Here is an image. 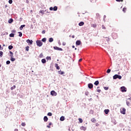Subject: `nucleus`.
<instances>
[{"label":"nucleus","mask_w":131,"mask_h":131,"mask_svg":"<svg viewBox=\"0 0 131 131\" xmlns=\"http://www.w3.org/2000/svg\"><path fill=\"white\" fill-rule=\"evenodd\" d=\"M122 77L120 75H118L117 74L113 76V79H117V78H118L119 79H121Z\"/></svg>","instance_id":"f257e3e1"},{"label":"nucleus","mask_w":131,"mask_h":131,"mask_svg":"<svg viewBox=\"0 0 131 131\" xmlns=\"http://www.w3.org/2000/svg\"><path fill=\"white\" fill-rule=\"evenodd\" d=\"M36 45L38 47H41V46H42V42L39 40H37L36 41Z\"/></svg>","instance_id":"f03ea898"},{"label":"nucleus","mask_w":131,"mask_h":131,"mask_svg":"<svg viewBox=\"0 0 131 131\" xmlns=\"http://www.w3.org/2000/svg\"><path fill=\"white\" fill-rule=\"evenodd\" d=\"M125 111H126V110H125V108H122L120 109V112L121 114H125Z\"/></svg>","instance_id":"7ed1b4c3"},{"label":"nucleus","mask_w":131,"mask_h":131,"mask_svg":"<svg viewBox=\"0 0 131 131\" xmlns=\"http://www.w3.org/2000/svg\"><path fill=\"white\" fill-rule=\"evenodd\" d=\"M121 92H122V93L124 92H126V88H125V86H122L121 87Z\"/></svg>","instance_id":"20e7f679"},{"label":"nucleus","mask_w":131,"mask_h":131,"mask_svg":"<svg viewBox=\"0 0 131 131\" xmlns=\"http://www.w3.org/2000/svg\"><path fill=\"white\" fill-rule=\"evenodd\" d=\"M131 103V100L129 99L128 100H126V105L128 106H130Z\"/></svg>","instance_id":"39448f33"},{"label":"nucleus","mask_w":131,"mask_h":131,"mask_svg":"<svg viewBox=\"0 0 131 131\" xmlns=\"http://www.w3.org/2000/svg\"><path fill=\"white\" fill-rule=\"evenodd\" d=\"M51 95L52 96H57V93L55 91H52L51 92Z\"/></svg>","instance_id":"423d86ee"},{"label":"nucleus","mask_w":131,"mask_h":131,"mask_svg":"<svg viewBox=\"0 0 131 131\" xmlns=\"http://www.w3.org/2000/svg\"><path fill=\"white\" fill-rule=\"evenodd\" d=\"M54 50H56L57 51H63V49H62V48H60L58 47H54Z\"/></svg>","instance_id":"0eeeda50"},{"label":"nucleus","mask_w":131,"mask_h":131,"mask_svg":"<svg viewBox=\"0 0 131 131\" xmlns=\"http://www.w3.org/2000/svg\"><path fill=\"white\" fill-rule=\"evenodd\" d=\"M88 88L89 89H93V88H94V85H93L92 83H89L88 84Z\"/></svg>","instance_id":"6e6552de"},{"label":"nucleus","mask_w":131,"mask_h":131,"mask_svg":"<svg viewBox=\"0 0 131 131\" xmlns=\"http://www.w3.org/2000/svg\"><path fill=\"white\" fill-rule=\"evenodd\" d=\"M81 43V41H80V40H77L76 42V45L77 46H80V44Z\"/></svg>","instance_id":"1a4fd4ad"},{"label":"nucleus","mask_w":131,"mask_h":131,"mask_svg":"<svg viewBox=\"0 0 131 131\" xmlns=\"http://www.w3.org/2000/svg\"><path fill=\"white\" fill-rule=\"evenodd\" d=\"M27 42H28V43H30V45H31L32 42H33V41H32V40L28 39L27 40Z\"/></svg>","instance_id":"9d476101"},{"label":"nucleus","mask_w":131,"mask_h":131,"mask_svg":"<svg viewBox=\"0 0 131 131\" xmlns=\"http://www.w3.org/2000/svg\"><path fill=\"white\" fill-rule=\"evenodd\" d=\"M80 129H81V130H86V127L81 126V127H80Z\"/></svg>","instance_id":"9b49d317"},{"label":"nucleus","mask_w":131,"mask_h":131,"mask_svg":"<svg viewBox=\"0 0 131 131\" xmlns=\"http://www.w3.org/2000/svg\"><path fill=\"white\" fill-rule=\"evenodd\" d=\"M84 25V23L83 21H81L79 23V26H83Z\"/></svg>","instance_id":"f8f14e48"},{"label":"nucleus","mask_w":131,"mask_h":131,"mask_svg":"<svg viewBox=\"0 0 131 131\" xmlns=\"http://www.w3.org/2000/svg\"><path fill=\"white\" fill-rule=\"evenodd\" d=\"M55 67H56V69H57V70H60V67H59V65H58L57 63L55 64Z\"/></svg>","instance_id":"ddd939ff"},{"label":"nucleus","mask_w":131,"mask_h":131,"mask_svg":"<svg viewBox=\"0 0 131 131\" xmlns=\"http://www.w3.org/2000/svg\"><path fill=\"white\" fill-rule=\"evenodd\" d=\"M91 27H93L94 28H96V27H97V24H92Z\"/></svg>","instance_id":"4468645a"},{"label":"nucleus","mask_w":131,"mask_h":131,"mask_svg":"<svg viewBox=\"0 0 131 131\" xmlns=\"http://www.w3.org/2000/svg\"><path fill=\"white\" fill-rule=\"evenodd\" d=\"M43 119H44V121L47 122L48 121L49 119L48 118V117L45 116Z\"/></svg>","instance_id":"2eb2a0df"},{"label":"nucleus","mask_w":131,"mask_h":131,"mask_svg":"<svg viewBox=\"0 0 131 131\" xmlns=\"http://www.w3.org/2000/svg\"><path fill=\"white\" fill-rule=\"evenodd\" d=\"M24 27H25V25H21V26L19 27L20 30H22V29H23V28H24Z\"/></svg>","instance_id":"dca6fc26"},{"label":"nucleus","mask_w":131,"mask_h":131,"mask_svg":"<svg viewBox=\"0 0 131 131\" xmlns=\"http://www.w3.org/2000/svg\"><path fill=\"white\" fill-rule=\"evenodd\" d=\"M41 62H42V63H43V64H45V63H46L47 61L46 60V59H42L41 60Z\"/></svg>","instance_id":"f3484780"},{"label":"nucleus","mask_w":131,"mask_h":131,"mask_svg":"<svg viewBox=\"0 0 131 131\" xmlns=\"http://www.w3.org/2000/svg\"><path fill=\"white\" fill-rule=\"evenodd\" d=\"M65 117L64 116H62L61 117H60V120H61V121H63Z\"/></svg>","instance_id":"a211bd4d"},{"label":"nucleus","mask_w":131,"mask_h":131,"mask_svg":"<svg viewBox=\"0 0 131 131\" xmlns=\"http://www.w3.org/2000/svg\"><path fill=\"white\" fill-rule=\"evenodd\" d=\"M53 41H54V39H53V38H50L49 42H53Z\"/></svg>","instance_id":"6ab92c4d"},{"label":"nucleus","mask_w":131,"mask_h":131,"mask_svg":"<svg viewBox=\"0 0 131 131\" xmlns=\"http://www.w3.org/2000/svg\"><path fill=\"white\" fill-rule=\"evenodd\" d=\"M51 125H52V122H50L49 123V125H47V126L48 127V128H51Z\"/></svg>","instance_id":"aec40b11"},{"label":"nucleus","mask_w":131,"mask_h":131,"mask_svg":"<svg viewBox=\"0 0 131 131\" xmlns=\"http://www.w3.org/2000/svg\"><path fill=\"white\" fill-rule=\"evenodd\" d=\"M58 73H59V74H61L62 75L64 74V73H64V72L59 71H58Z\"/></svg>","instance_id":"412c9836"},{"label":"nucleus","mask_w":131,"mask_h":131,"mask_svg":"<svg viewBox=\"0 0 131 131\" xmlns=\"http://www.w3.org/2000/svg\"><path fill=\"white\" fill-rule=\"evenodd\" d=\"M94 84L95 85H98L99 84V81L97 80V81H96L95 82H94Z\"/></svg>","instance_id":"4be33fe9"},{"label":"nucleus","mask_w":131,"mask_h":131,"mask_svg":"<svg viewBox=\"0 0 131 131\" xmlns=\"http://www.w3.org/2000/svg\"><path fill=\"white\" fill-rule=\"evenodd\" d=\"M104 112L105 114H108V113H109V110H105Z\"/></svg>","instance_id":"5701e85b"},{"label":"nucleus","mask_w":131,"mask_h":131,"mask_svg":"<svg viewBox=\"0 0 131 131\" xmlns=\"http://www.w3.org/2000/svg\"><path fill=\"white\" fill-rule=\"evenodd\" d=\"M39 13H40V14H42V15H43V14H45V11L43 10H40L39 11Z\"/></svg>","instance_id":"b1692460"},{"label":"nucleus","mask_w":131,"mask_h":131,"mask_svg":"<svg viewBox=\"0 0 131 131\" xmlns=\"http://www.w3.org/2000/svg\"><path fill=\"white\" fill-rule=\"evenodd\" d=\"M42 41H43V42H46V41H47V38H42Z\"/></svg>","instance_id":"393cba45"},{"label":"nucleus","mask_w":131,"mask_h":131,"mask_svg":"<svg viewBox=\"0 0 131 131\" xmlns=\"http://www.w3.org/2000/svg\"><path fill=\"white\" fill-rule=\"evenodd\" d=\"M53 10L54 11H57V10H58V7H57V6H55L54 8H53Z\"/></svg>","instance_id":"a878e982"},{"label":"nucleus","mask_w":131,"mask_h":131,"mask_svg":"<svg viewBox=\"0 0 131 131\" xmlns=\"http://www.w3.org/2000/svg\"><path fill=\"white\" fill-rule=\"evenodd\" d=\"M15 60H16V59H15L14 57H11V61H12V62H14Z\"/></svg>","instance_id":"bb28decb"},{"label":"nucleus","mask_w":131,"mask_h":131,"mask_svg":"<svg viewBox=\"0 0 131 131\" xmlns=\"http://www.w3.org/2000/svg\"><path fill=\"white\" fill-rule=\"evenodd\" d=\"M9 23H12L13 22V19L10 18L9 21H8Z\"/></svg>","instance_id":"cd10ccee"},{"label":"nucleus","mask_w":131,"mask_h":131,"mask_svg":"<svg viewBox=\"0 0 131 131\" xmlns=\"http://www.w3.org/2000/svg\"><path fill=\"white\" fill-rule=\"evenodd\" d=\"M8 49H9V50H12V49H13V46H9V47H8Z\"/></svg>","instance_id":"c85d7f7f"},{"label":"nucleus","mask_w":131,"mask_h":131,"mask_svg":"<svg viewBox=\"0 0 131 131\" xmlns=\"http://www.w3.org/2000/svg\"><path fill=\"white\" fill-rule=\"evenodd\" d=\"M10 57H11V58L13 57V52L10 51Z\"/></svg>","instance_id":"c756f323"},{"label":"nucleus","mask_w":131,"mask_h":131,"mask_svg":"<svg viewBox=\"0 0 131 131\" xmlns=\"http://www.w3.org/2000/svg\"><path fill=\"white\" fill-rule=\"evenodd\" d=\"M11 61H10V60H8L6 61V64L7 65H9V64H10Z\"/></svg>","instance_id":"7c9ffc66"},{"label":"nucleus","mask_w":131,"mask_h":131,"mask_svg":"<svg viewBox=\"0 0 131 131\" xmlns=\"http://www.w3.org/2000/svg\"><path fill=\"white\" fill-rule=\"evenodd\" d=\"M9 36H10V37H14V34H13V33L10 34L9 35Z\"/></svg>","instance_id":"2f4dec72"},{"label":"nucleus","mask_w":131,"mask_h":131,"mask_svg":"<svg viewBox=\"0 0 131 131\" xmlns=\"http://www.w3.org/2000/svg\"><path fill=\"white\" fill-rule=\"evenodd\" d=\"M79 122H80V123H82V119L81 118H79Z\"/></svg>","instance_id":"473e14b6"},{"label":"nucleus","mask_w":131,"mask_h":131,"mask_svg":"<svg viewBox=\"0 0 131 131\" xmlns=\"http://www.w3.org/2000/svg\"><path fill=\"white\" fill-rule=\"evenodd\" d=\"M21 125L22 126H25V125H26V124L25 123V122H23L21 123Z\"/></svg>","instance_id":"72a5a7b5"},{"label":"nucleus","mask_w":131,"mask_h":131,"mask_svg":"<svg viewBox=\"0 0 131 131\" xmlns=\"http://www.w3.org/2000/svg\"><path fill=\"white\" fill-rule=\"evenodd\" d=\"M123 12H124V13H125V12H126V8H124L123 9Z\"/></svg>","instance_id":"f704fd0d"},{"label":"nucleus","mask_w":131,"mask_h":131,"mask_svg":"<svg viewBox=\"0 0 131 131\" xmlns=\"http://www.w3.org/2000/svg\"><path fill=\"white\" fill-rule=\"evenodd\" d=\"M18 33L19 34V36L20 37H21V36H22V32H19Z\"/></svg>","instance_id":"c9c22d12"},{"label":"nucleus","mask_w":131,"mask_h":131,"mask_svg":"<svg viewBox=\"0 0 131 131\" xmlns=\"http://www.w3.org/2000/svg\"><path fill=\"white\" fill-rule=\"evenodd\" d=\"M26 50L27 51V52H28V51H29V47H26Z\"/></svg>","instance_id":"e433bc0d"},{"label":"nucleus","mask_w":131,"mask_h":131,"mask_svg":"<svg viewBox=\"0 0 131 131\" xmlns=\"http://www.w3.org/2000/svg\"><path fill=\"white\" fill-rule=\"evenodd\" d=\"M110 72H111V70L110 69H108L106 71L107 73H110Z\"/></svg>","instance_id":"4c0bfd02"},{"label":"nucleus","mask_w":131,"mask_h":131,"mask_svg":"<svg viewBox=\"0 0 131 131\" xmlns=\"http://www.w3.org/2000/svg\"><path fill=\"white\" fill-rule=\"evenodd\" d=\"M14 89H16V86L15 85L11 88V90H14Z\"/></svg>","instance_id":"58836bf2"},{"label":"nucleus","mask_w":131,"mask_h":131,"mask_svg":"<svg viewBox=\"0 0 131 131\" xmlns=\"http://www.w3.org/2000/svg\"><path fill=\"white\" fill-rule=\"evenodd\" d=\"M48 116H52V113H48Z\"/></svg>","instance_id":"ea45409f"},{"label":"nucleus","mask_w":131,"mask_h":131,"mask_svg":"<svg viewBox=\"0 0 131 131\" xmlns=\"http://www.w3.org/2000/svg\"><path fill=\"white\" fill-rule=\"evenodd\" d=\"M46 59H47L48 60H51V59H52L51 58V57H50V56L47 57Z\"/></svg>","instance_id":"a19ab883"},{"label":"nucleus","mask_w":131,"mask_h":131,"mask_svg":"<svg viewBox=\"0 0 131 131\" xmlns=\"http://www.w3.org/2000/svg\"><path fill=\"white\" fill-rule=\"evenodd\" d=\"M104 90H105V91H108V90H109V88L108 87H104Z\"/></svg>","instance_id":"79ce46f5"},{"label":"nucleus","mask_w":131,"mask_h":131,"mask_svg":"<svg viewBox=\"0 0 131 131\" xmlns=\"http://www.w3.org/2000/svg\"><path fill=\"white\" fill-rule=\"evenodd\" d=\"M91 121H92V122H95V121H96V120L95 119L93 118L91 119Z\"/></svg>","instance_id":"37998d69"},{"label":"nucleus","mask_w":131,"mask_h":131,"mask_svg":"<svg viewBox=\"0 0 131 131\" xmlns=\"http://www.w3.org/2000/svg\"><path fill=\"white\" fill-rule=\"evenodd\" d=\"M9 3L10 4H13V1L12 0H9Z\"/></svg>","instance_id":"c03bdc74"},{"label":"nucleus","mask_w":131,"mask_h":131,"mask_svg":"<svg viewBox=\"0 0 131 131\" xmlns=\"http://www.w3.org/2000/svg\"><path fill=\"white\" fill-rule=\"evenodd\" d=\"M4 54V53L3 52H2V51H0V57L1 56L2 57V56H3V54Z\"/></svg>","instance_id":"a18cd8bd"},{"label":"nucleus","mask_w":131,"mask_h":131,"mask_svg":"<svg viewBox=\"0 0 131 131\" xmlns=\"http://www.w3.org/2000/svg\"><path fill=\"white\" fill-rule=\"evenodd\" d=\"M116 2H118L119 3H120V2H123V0H116Z\"/></svg>","instance_id":"49530a36"},{"label":"nucleus","mask_w":131,"mask_h":131,"mask_svg":"<svg viewBox=\"0 0 131 131\" xmlns=\"http://www.w3.org/2000/svg\"><path fill=\"white\" fill-rule=\"evenodd\" d=\"M50 11H53L54 10V8L53 7H50Z\"/></svg>","instance_id":"de8ad7c7"},{"label":"nucleus","mask_w":131,"mask_h":131,"mask_svg":"<svg viewBox=\"0 0 131 131\" xmlns=\"http://www.w3.org/2000/svg\"><path fill=\"white\" fill-rule=\"evenodd\" d=\"M97 92H98V93H101V90L98 89Z\"/></svg>","instance_id":"09e8293b"},{"label":"nucleus","mask_w":131,"mask_h":131,"mask_svg":"<svg viewBox=\"0 0 131 131\" xmlns=\"http://www.w3.org/2000/svg\"><path fill=\"white\" fill-rule=\"evenodd\" d=\"M102 29H106V28L105 26H104V25H102Z\"/></svg>","instance_id":"8fccbe9b"},{"label":"nucleus","mask_w":131,"mask_h":131,"mask_svg":"<svg viewBox=\"0 0 131 131\" xmlns=\"http://www.w3.org/2000/svg\"><path fill=\"white\" fill-rule=\"evenodd\" d=\"M42 33L43 34H45V33H46V31H45V30L42 31Z\"/></svg>","instance_id":"3c124183"},{"label":"nucleus","mask_w":131,"mask_h":131,"mask_svg":"<svg viewBox=\"0 0 131 131\" xmlns=\"http://www.w3.org/2000/svg\"><path fill=\"white\" fill-rule=\"evenodd\" d=\"M110 40V39L109 38H107L106 41H109Z\"/></svg>","instance_id":"603ef678"},{"label":"nucleus","mask_w":131,"mask_h":131,"mask_svg":"<svg viewBox=\"0 0 131 131\" xmlns=\"http://www.w3.org/2000/svg\"><path fill=\"white\" fill-rule=\"evenodd\" d=\"M82 61V59H80L79 60V62H81Z\"/></svg>","instance_id":"864d4df0"},{"label":"nucleus","mask_w":131,"mask_h":131,"mask_svg":"<svg viewBox=\"0 0 131 131\" xmlns=\"http://www.w3.org/2000/svg\"><path fill=\"white\" fill-rule=\"evenodd\" d=\"M62 45L63 46H65L66 45V43H63Z\"/></svg>","instance_id":"5fc2aeb1"},{"label":"nucleus","mask_w":131,"mask_h":131,"mask_svg":"<svg viewBox=\"0 0 131 131\" xmlns=\"http://www.w3.org/2000/svg\"><path fill=\"white\" fill-rule=\"evenodd\" d=\"M72 38H74L75 36H74V35H73V36H72Z\"/></svg>","instance_id":"6e6d98bb"},{"label":"nucleus","mask_w":131,"mask_h":131,"mask_svg":"<svg viewBox=\"0 0 131 131\" xmlns=\"http://www.w3.org/2000/svg\"><path fill=\"white\" fill-rule=\"evenodd\" d=\"M72 48H73V49H74V48H75V46H72Z\"/></svg>","instance_id":"4d7b16f0"},{"label":"nucleus","mask_w":131,"mask_h":131,"mask_svg":"<svg viewBox=\"0 0 131 131\" xmlns=\"http://www.w3.org/2000/svg\"><path fill=\"white\" fill-rule=\"evenodd\" d=\"M0 50H2V46L0 45Z\"/></svg>","instance_id":"13d9d810"},{"label":"nucleus","mask_w":131,"mask_h":131,"mask_svg":"<svg viewBox=\"0 0 131 131\" xmlns=\"http://www.w3.org/2000/svg\"><path fill=\"white\" fill-rule=\"evenodd\" d=\"M104 18H106V15H104Z\"/></svg>","instance_id":"bf43d9fd"},{"label":"nucleus","mask_w":131,"mask_h":131,"mask_svg":"<svg viewBox=\"0 0 131 131\" xmlns=\"http://www.w3.org/2000/svg\"><path fill=\"white\" fill-rule=\"evenodd\" d=\"M0 67H2V64L0 63Z\"/></svg>","instance_id":"052dcab7"},{"label":"nucleus","mask_w":131,"mask_h":131,"mask_svg":"<svg viewBox=\"0 0 131 131\" xmlns=\"http://www.w3.org/2000/svg\"><path fill=\"white\" fill-rule=\"evenodd\" d=\"M15 130H16V131H18V129H16Z\"/></svg>","instance_id":"680f3d73"},{"label":"nucleus","mask_w":131,"mask_h":131,"mask_svg":"<svg viewBox=\"0 0 131 131\" xmlns=\"http://www.w3.org/2000/svg\"><path fill=\"white\" fill-rule=\"evenodd\" d=\"M75 50H77V48H75Z\"/></svg>","instance_id":"e2e57ef3"},{"label":"nucleus","mask_w":131,"mask_h":131,"mask_svg":"<svg viewBox=\"0 0 131 131\" xmlns=\"http://www.w3.org/2000/svg\"><path fill=\"white\" fill-rule=\"evenodd\" d=\"M26 2H27V3H28V1H27Z\"/></svg>","instance_id":"0e129e2a"},{"label":"nucleus","mask_w":131,"mask_h":131,"mask_svg":"<svg viewBox=\"0 0 131 131\" xmlns=\"http://www.w3.org/2000/svg\"><path fill=\"white\" fill-rule=\"evenodd\" d=\"M41 55H42V54H41L40 55V56H41Z\"/></svg>","instance_id":"69168bd1"},{"label":"nucleus","mask_w":131,"mask_h":131,"mask_svg":"<svg viewBox=\"0 0 131 131\" xmlns=\"http://www.w3.org/2000/svg\"><path fill=\"white\" fill-rule=\"evenodd\" d=\"M41 55H42V54H41L40 55V56H41Z\"/></svg>","instance_id":"338daca9"},{"label":"nucleus","mask_w":131,"mask_h":131,"mask_svg":"<svg viewBox=\"0 0 131 131\" xmlns=\"http://www.w3.org/2000/svg\"><path fill=\"white\" fill-rule=\"evenodd\" d=\"M99 87H98L97 89H99Z\"/></svg>","instance_id":"774afa93"}]
</instances>
